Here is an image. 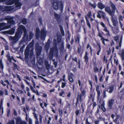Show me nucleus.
Segmentation results:
<instances>
[{
    "instance_id": "obj_53",
    "label": "nucleus",
    "mask_w": 124,
    "mask_h": 124,
    "mask_svg": "<svg viewBox=\"0 0 124 124\" xmlns=\"http://www.w3.org/2000/svg\"><path fill=\"white\" fill-rule=\"evenodd\" d=\"M66 83L65 82H62V83L61 87L63 88L66 86Z\"/></svg>"
},
{
    "instance_id": "obj_48",
    "label": "nucleus",
    "mask_w": 124,
    "mask_h": 124,
    "mask_svg": "<svg viewBox=\"0 0 124 124\" xmlns=\"http://www.w3.org/2000/svg\"><path fill=\"white\" fill-rule=\"evenodd\" d=\"M106 90H103V94H102L103 97V98H106Z\"/></svg>"
},
{
    "instance_id": "obj_17",
    "label": "nucleus",
    "mask_w": 124,
    "mask_h": 124,
    "mask_svg": "<svg viewBox=\"0 0 124 124\" xmlns=\"http://www.w3.org/2000/svg\"><path fill=\"white\" fill-rule=\"evenodd\" d=\"M22 33L21 32H19L18 31L16 32L15 36L18 40L21 37Z\"/></svg>"
},
{
    "instance_id": "obj_62",
    "label": "nucleus",
    "mask_w": 124,
    "mask_h": 124,
    "mask_svg": "<svg viewBox=\"0 0 124 124\" xmlns=\"http://www.w3.org/2000/svg\"><path fill=\"white\" fill-rule=\"evenodd\" d=\"M57 64L58 62L56 61H55L54 62L53 64L54 65V67L55 68L57 67Z\"/></svg>"
},
{
    "instance_id": "obj_22",
    "label": "nucleus",
    "mask_w": 124,
    "mask_h": 124,
    "mask_svg": "<svg viewBox=\"0 0 124 124\" xmlns=\"http://www.w3.org/2000/svg\"><path fill=\"white\" fill-rule=\"evenodd\" d=\"M54 16L57 22H59L61 20V15L56 13L55 12L54 13Z\"/></svg>"
},
{
    "instance_id": "obj_35",
    "label": "nucleus",
    "mask_w": 124,
    "mask_h": 124,
    "mask_svg": "<svg viewBox=\"0 0 124 124\" xmlns=\"http://www.w3.org/2000/svg\"><path fill=\"white\" fill-rule=\"evenodd\" d=\"M97 45L98 46V47H99L98 49L99 50H98V52H97L96 54L97 55H99L100 54L99 53H100V52L101 50V46L100 45V43H97Z\"/></svg>"
},
{
    "instance_id": "obj_57",
    "label": "nucleus",
    "mask_w": 124,
    "mask_h": 124,
    "mask_svg": "<svg viewBox=\"0 0 124 124\" xmlns=\"http://www.w3.org/2000/svg\"><path fill=\"white\" fill-rule=\"evenodd\" d=\"M61 38H60L59 37H57V43H60L61 42Z\"/></svg>"
},
{
    "instance_id": "obj_7",
    "label": "nucleus",
    "mask_w": 124,
    "mask_h": 124,
    "mask_svg": "<svg viewBox=\"0 0 124 124\" xmlns=\"http://www.w3.org/2000/svg\"><path fill=\"white\" fill-rule=\"evenodd\" d=\"M97 14V17L100 18L101 19V16L103 19L105 20H106L107 19V20H108V18L106 17V15L105 13L102 10H99L98 11Z\"/></svg>"
},
{
    "instance_id": "obj_13",
    "label": "nucleus",
    "mask_w": 124,
    "mask_h": 124,
    "mask_svg": "<svg viewBox=\"0 0 124 124\" xmlns=\"http://www.w3.org/2000/svg\"><path fill=\"white\" fill-rule=\"evenodd\" d=\"M114 102V99H110L108 100L107 103V106L109 109H112Z\"/></svg>"
},
{
    "instance_id": "obj_61",
    "label": "nucleus",
    "mask_w": 124,
    "mask_h": 124,
    "mask_svg": "<svg viewBox=\"0 0 124 124\" xmlns=\"http://www.w3.org/2000/svg\"><path fill=\"white\" fill-rule=\"evenodd\" d=\"M70 45L68 43H67L66 46V48H68L69 49L70 48Z\"/></svg>"
},
{
    "instance_id": "obj_4",
    "label": "nucleus",
    "mask_w": 124,
    "mask_h": 124,
    "mask_svg": "<svg viewBox=\"0 0 124 124\" xmlns=\"http://www.w3.org/2000/svg\"><path fill=\"white\" fill-rule=\"evenodd\" d=\"M40 31L39 28H37L35 32V36L37 39H38L40 36V39L41 40L45 39L46 35V32L44 29H42L40 31Z\"/></svg>"
},
{
    "instance_id": "obj_11",
    "label": "nucleus",
    "mask_w": 124,
    "mask_h": 124,
    "mask_svg": "<svg viewBox=\"0 0 124 124\" xmlns=\"http://www.w3.org/2000/svg\"><path fill=\"white\" fill-rule=\"evenodd\" d=\"M29 36L28 35H27V36L25 37L24 38L23 36V40H21L19 42V46H21L22 45H23V44H24V43H25L26 42H28L29 40Z\"/></svg>"
},
{
    "instance_id": "obj_24",
    "label": "nucleus",
    "mask_w": 124,
    "mask_h": 124,
    "mask_svg": "<svg viewBox=\"0 0 124 124\" xmlns=\"http://www.w3.org/2000/svg\"><path fill=\"white\" fill-rule=\"evenodd\" d=\"M9 39L11 41L14 43H16L18 40L17 39H16L15 36L12 37L11 36H9L8 37Z\"/></svg>"
},
{
    "instance_id": "obj_39",
    "label": "nucleus",
    "mask_w": 124,
    "mask_h": 124,
    "mask_svg": "<svg viewBox=\"0 0 124 124\" xmlns=\"http://www.w3.org/2000/svg\"><path fill=\"white\" fill-rule=\"evenodd\" d=\"M22 23L24 25L26 24L27 23V20L26 18H23L21 20Z\"/></svg>"
},
{
    "instance_id": "obj_29",
    "label": "nucleus",
    "mask_w": 124,
    "mask_h": 124,
    "mask_svg": "<svg viewBox=\"0 0 124 124\" xmlns=\"http://www.w3.org/2000/svg\"><path fill=\"white\" fill-rule=\"evenodd\" d=\"M75 42L77 44H79L80 39V37L79 35H78L75 37Z\"/></svg>"
},
{
    "instance_id": "obj_64",
    "label": "nucleus",
    "mask_w": 124,
    "mask_h": 124,
    "mask_svg": "<svg viewBox=\"0 0 124 124\" xmlns=\"http://www.w3.org/2000/svg\"><path fill=\"white\" fill-rule=\"evenodd\" d=\"M85 124H91V123L88 121V118H87L85 120Z\"/></svg>"
},
{
    "instance_id": "obj_37",
    "label": "nucleus",
    "mask_w": 124,
    "mask_h": 124,
    "mask_svg": "<svg viewBox=\"0 0 124 124\" xmlns=\"http://www.w3.org/2000/svg\"><path fill=\"white\" fill-rule=\"evenodd\" d=\"M89 5L92 7L94 9H95L96 7V5L95 3L94 2L93 4H92L91 2L89 3Z\"/></svg>"
},
{
    "instance_id": "obj_58",
    "label": "nucleus",
    "mask_w": 124,
    "mask_h": 124,
    "mask_svg": "<svg viewBox=\"0 0 124 124\" xmlns=\"http://www.w3.org/2000/svg\"><path fill=\"white\" fill-rule=\"evenodd\" d=\"M10 109H8L7 111V116L8 117H9V115L10 114Z\"/></svg>"
},
{
    "instance_id": "obj_45",
    "label": "nucleus",
    "mask_w": 124,
    "mask_h": 124,
    "mask_svg": "<svg viewBox=\"0 0 124 124\" xmlns=\"http://www.w3.org/2000/svg\"><path fill=\"white\" fill-rule=\"evenodd\" d=\"M0 68L2 70H3L4 68L2 62V59H1L0 60Z\"/></svg>"
},
{
    "instance_id": "obj_28",
    "label": "nucleus",
    "mask_w": 124,
    "mask_h": 124,
    "mask_svg": "<svg viewBox=\"0 0 124 124\" xmlns=\"http://www.w3.org/2000/svg\"><path fill=\"white\" fill-rule=\"evenodd\" d=\"M53 45L54 47H52V48H54L55 49L56 51L58 53V49L57 47V43L56 42V39H54L53 40Z\"/></svg>"
},
{
    "instance_id": "obj_26",
    "label": "nucleus",
    "mask_w": 124,
    "mask_h": 124,
    "mask_svg": "<svg viewBox=\"0 0 124 124\" xmlns=\"http://www.w3.org/2000/svg\"><path fill=\"white\" fill-rule=\"evenodd\" d=\"M119 117L118 115H117L116 118L113 120L116 123V124H119L120 123L119 121H121V118H119Z\"/></svg>"
},
{
    "instance_id": "obj_20",
    "label": "nucleus",
    "mask_w": 124,
    "mask_h": 124,
    "mask_svg": "<svg viewBox=\"0 0 124 124\" xmlns=\"http://www.w3.org/2000/svg\"><path fill=\"white\" fill-rule=\"evenodd\" d=\"M105 89L107 92H108L109 93H111L113 91L114 87L112 85L110 86L109 88H106Z\"/></svg>"
},
{
    "instance_id": "obj_14",
    "label": "nucleus",
    "mask_w": 124,
    "mask_h": 124,
    "mask_svg": "<svg viewBox=\"0 0 124 124\" xmlns=\"http://www.w3.org/2000/svg\"><path fill=\"white\" fill-rule=\"evenodd\" d=\"M88 54V52L86 51L85 52V55L83 58L84 60V62L85 63L86 65L87 64L89 60Z\"/></svg>"
},
{
    "instance_id": "obj_36",
    "label": "nucleus",
    "mask_w": 124,
    "mask_h": 124,
    "mask_svg": "<svg viewBox=\"0 0 124 124\" xmlns=\"http://www.w3.org/2000/svg\"><path fill=\"white\" fill-rule=\"evenodd\" d=\"M61 92L59 93V95L61 96H62L63 97H64L65 96L64 91H63V90L61 89Z\"/></svg>"
},
{
    "instance_id": "obj_44",
    "label": "nucleus",
    "mask_w": 124,
    "mask_h": 124,
    "mask_svg": "<svg viewBox=\"0 0 124 124\" xmlns=\"http://www.w3.org/2000/svg\"><path fill=\"white\" fill-rule=\"evenodd\" d=\"M121 56L122 59L124 60V49H122L121 51Z\"/></svg>"
},
{
    "instance_id": "obj_8",
    "label": "nucleus",
    "mask_w": 124,
    "mask_h": 124,
    "mask_svg": "<svg viewBox=\"0 0 124 124\" xmlns=\"http://www.w3.org/2000/svg\"><path fill=\"white\" fill-rule=\"evenodd\" d=\"M42 49V47L41 46L39 45V44L37 43L35 46V49L36 52V55L37 57H39L41 54Z\"/></svg>"
},
{
    "instance_id": "obj_3",
    "label": "nucleus",
    "mask_w": 124,
    "mask_h": 124,
    "mask_svg": "<svg viewBox=\"0 0 124 124\" xmlns=\"http://www.w3.org/2000/svg\"><path fill=\"white\" fill-rule=\"evenodd\" d=\"M53 7L54 9L55 10H57L59 9V5L60 10V13H62L63 8V4L61 2L58 1L57 0H53L51 1Z\"/></svg>"
},
{
    "instance_id": "obj_41",
    "label": "nucleus",
    "mask_w": 124,
    "mask_h": 124,
    "mask_svg": "<svg viewBox=\"0 0 124 124\" xmlns=\"http://www.w3.org/2000/svg\"><path fill=\"white\" fill-rule=\"evenodd\" d=\"M46 67L47 70H48L50 67V65L48 63L47 61L45 62Z\"/></svg>"
},
{
    "instance_id": "obj_12",
    "label": "nucleus",
    "mask_w": 124,
    "mask_h": 124,
    "mask_svg": "<svg viewBox=\"0 0 124 124\" xmlns=\"http://www.w3.org/2000/svg\"><path fill=\"white\" fill-rule=\"evenodd\" d=\"M0 10L3 12L9 11L12 10L11 7L7 6L4 7L0 5Z\"/></svg>"
},
{
    "instance_id": "obj_63",
    "label": "nucleus",
    "mask_w": 124,
    "mask_h": 124,
    "mask_svg": "<svg viewBox=\"0 0 124 124\" xmlns=\"http://www.w3.org/2000/svg\"><path fill=\"white\" fill-rule=\"evenodd\" d=\"M99 79L100 82H101L103 81V79L102 75L100 76V77H99Z\"/></svg>"
},
{
    "instance_id": "obj_10",
    "label": "nucleus",
    "mask_w": 124,
    "mask_h": 124,
    "mask_svg": "<svg viewBox=\"0 0 124 124\" xmlns=\"http://www.w3.org/2000/svg\"><path fill=\"white\" fill-rule=\"evenodd\" d=\"M9 26H8L7 24L5 23L2 22L0 23V31L8 29L10 28Z\"/></svg>"
},
{
    "instance_id": "obj_23",
    "label": "nucleus",
    "mask_w": 124,
    "mask_h": 124,
    "mask_svg": "<svg viewBox=\"0 0 124 124\" xmlns=\"http://www.w3.org/2000/svg\"><path fill=\"white\" fill-rule=\"evenodd\" d=\"M96 90L97 93V98L99 99L100 98L101 95V93L99 90V85H98L96 86Z\"/></svg>"
},
{
    "instance_id": "obj_30",
    "label": "nucleus",
    "mask_w": 124,
    "mask_h": 124,
    "mask_svg": "<svg viewBox=\"0 0 124 124\" xmlns=\"http://www.w3.org/2000/svg\"><path fill=\"white\" fill-rule=\"evenodd\" d=\"M22 3L18 1V0L15 3V5L16 8H20L21 7L22 5Z\"/></svg>"
},
{
    "instance_id": "obj_5",
    "label": "nucleus",
    "mask_w": 124,
    "mask_h": 124,
    "mask_svg": "<svg viewBox=\"0 0 124 124\" xmlns=\"http://www.w3.org/2000/svg\"><path fill=\"white\" fill-rule=\"evenodd\" d=\"M13 17L10 16H6L3 19H2V21L3 20L7 21V23L8 26H9L10 28L11 26L14 25L15 23V21L13 20Z\"/></svg>"
},
{
    "instance_id": "obj_56",
    "label": "nucleus",
    "mask_w": 124,
    "mask_h": 124,
    "mask_svg": "<svg viewBox=\"0 0 124 124\" xmlns=\"http://www.w3.org/2000/svg\"><path fill=\"white\" fill-rule=\"evenodd\" d=\"M33 114L34 118H35L36 120H38V118L37 114L35 112H33Z\"/></svg>"
},
{
    "instance_id": "obj_18",
    "label": "nucleus",
    "mask_w": 124,
    "mask_h": 124,
    "mask_svg": "<svg viewBox=\"0 0 124 124\" xmlns=\"http://www.w3.org/2000/svg\"><path fill=\"white\" fill-rule=\"evenodd\" d=\"M15 28H13L9 30L6 31V32L7 34H8L10 35H12L15 33Z\"/></svg>"
},
{
    "instance_id": "obj_40",
    "label": "nucleus",
    "mask_w": 124,
    "mask_h": 124,
    "mask_svg": "<svg viewBox=\"0 0 124 124\" xmlns=\"http://www.w3.org/2000/svg\"><path fill=\"white\" fill-rule=\"evenodd\" d=\"M16 124H19L20 122L22 121L20 117H17L16 119Z\"/></svg>"
},
{
    "instance_id": "obj_52",
    "label": "nucleus",
    "mask_w": 124,
    "mask_h": 124,
    "mask_svg": "<svg viewBox=\"0 0 124 124\" xmlns=\"http://www.w3.org/2000/svg\"><path fill=\"white\" fill-rule=\"evenodd\" d=\"M114 39L117 42H118L119 41V38L117 36H115L114 37Z\"/></svg>"
},
{
    "instance_id": "obj_54",
    "label": "nucleus",
    "mask_w": 124,
    "mask_h": 124,
    "mask_svg": "<svg viewBox=\"0 0 124 124\" xmlns=\"http://www.w3.org/2000/svg\"><path fill=\"white\" fill-rule=\"evenodd\" d=\"M33 34L31 32L29 33V38L30 39H32L33 38Z\"/></svg>"
},
{
    "instance_id": "obj_21",
    "label": "nucleus",
    "mask_w": 124,
    "mask_h": 124,
    "mask_svg": "<svg viewBox=\"0 0 124 124\" xmlns=\"http://www.w3.org/2000/svg\"><path fill=\"white\" fill-rule=\"evenodd\" d=\"M18 0H8L6 1V3L7 5H11L15 3Z\"/></svg>"
},
{
    "instance_id": "obj_32",
    "label": "nucleus",
    "mask_w": 124,
    "mask_h": 124,
    "mask_svg": "<svg viewBox=\"0 0 124 124\" xmlns=\"http://www.w3.org/2000/svg\"><path fill=\"white\" fill-rule=\"evenodd\" d=\"M104 102L105 101H103V103L101 105V109L104 112L106 111V109L104 107Z\"/></svg>"
},
{
    "instance_id": "obj_31",
    "label": "nucleus",
    "mask_w": 124,
    "mask_h": 124,
    "mask_svg": "<svg viewBox=\"0 0 124 124\" xmlns=\"http://www.w3.org/2000/svg\"><path fill=\"white\" fill-rule=\"evenodd\" d=\"M60 31L62 35L63 36H64L65 35V33L64 31L63 30V29L62 26L61 25H59Z\"/></svg>"
},
{
    "instance_id": "obj_33",
    "label": "nucleus",
    "mask_w": 124,
    "mask_h": 124,
    "mask_svg": "<svg viewBox=\"0 0 124 124\" xmlns=\"http://www.w3.org/2000/svg\"><path fill=\"white\" fill-rule=\"evenodd\" d=\"M85 18L86 20V23L88 27L90 29H91V25L89 21L87 19V17L86 16L85 17Z\"/></svg>"
},
{
    "instance_id": "obj_2",
    "label": "nucleus",
    "mask_w": 124,
    "mask_h": 124,
    "mask_svg": "<svg viewBox=\"0 0 124 124\" xmlns=\"http://www.w3.org/2000/svg\"><path fill=\"white\" fill-rule=\"evenodd\" d=\"M78 82L79 86H81L80 87V90L81 93L78 94L76 102L75 103L76 107H77L78 104H80L83 102V100L86 96L85 90L82 89V85H81V82L80 80H78Z\"/></svg>"
},
{
    "instance_id": "obj_42",
    "label": "nucleus",
    "mask_w": 124,
    "mask_h": 124,
    "mask_svg": "<svg viewBox=\"0 0 124 124\" xmlns=\"http://www.w3.org/2000/svg\"><path fill=\"white\" fill-rule=\"evenodd\" d=\"M58 110L59 116H62L63 113L62 109L61 108H59L58 109Z\"/></svg>"
},
{
    "instance_id": "obj_19",
    "label": "nucleus",
    "mask_w": 124,
    "mask_h": 124,
    "mask_svg": "<svg viewBox=\"0 0 124 124\" xmlns=\"http://www.w3.org/2000/svg\"><path fill=\"white\" fill-rule=\"evenodd\" d=\"M50 43V40L49 39H48L47 41L45 46V48L46 51H48L49 48Z\"/></svg>"
},
{
    "instance_id": "obj_15",
    "label": "nucleus",
    "mask_w": 124,
    "mask_h": 124,
    "mask_svg": "<svg viewBox=\"0 0 124 124\" xmlns=\"http://www.w3.org/2000/svg\"><path fill=\"white\" fill-rule=\"evenodd\" d=\"M77 51L78 54H79L80 56H81L83 54L84 50L82 49V46L80 45L79 47H78Z\"/></svg>"
},
{
    "instance_id": "obj_60",
    "label": "nucleus",
    "mask_w": 124,
    "mask_h": 124,
    "mask_svg": "<svg viewBox=\"0 0 124 124\" xmlns=\"http://www.w3.org/2000/svg\"><path fill=\"white\" fill-rule=\"evenodd\" d=\"M7 58L8 60L10 62H12V60L11 59V57L9 55H8L7 56Z\"/></svg>"
},
{
    "instance_id": "obj_1",
    "label": "nucleus",
    "mask_w": 124,
    "mask_h": 124,
    "mask_svg": "<svg viewBox=\"0 0 124 124\" xmlns=\"http://www.w3.org/2000/svg\"><path fill=\"white\" fill-rule=\"evenodd\" d=\"M112 10H111L110 8L108 7H105V11L107 12L109 15L111 16V20L112 22L113 26H116V22L115 20L114 16H115V13L116 10L117 9L116 8L115 4H113L112 2L110 3Z\"/></svg>"
},
{
    "instance_id": "obj_6",
    "label": "nucleus",
    "mask_w": 124,
    "mask_h": 124,
    "mask_svg": "<svg viewBox=\"0 0 124 124\" xmlns=\"http://www.w3.org/2000/svg\"><path fill=\"white\" fill-rule=\"evenodd\" d=\"M17 31H18L21 32L23 33V31L24 32L23 36L24 37L27 36V30L24 26L22 25H20L18 27Z\"/></svg>"
},
{
    "instance_id": "obj_16",
    "label": "nucleus",
    "mask_w": 124,
    "mask_h": 124,
    "mask_svg": "<svg viewBox=\"0 0 124 124\" xmlns=\"http://www.w3.org/2000/svg\"><path fill=\"white\" fill-rule=\"evenodd\" d=\"M4 82L6 84V85H7V87L8 88V85H10L9 82V81L7 80H4V81H3L2 80H1L0 82L1 84H2L3 86H6V84L5 83H4Z\"/></svg>"
},
{
    "instance_id": "obj_59",
    "label": "nucleus",
    "mask_w": 124,
    "mask_h": 124,
    "mask_svg": "<svg viewBox=\"0 0 124 124\" xmlns=\"http://www.w3.org/2000/svg\"><path fill=\"white\" fill-rule=\"evenodd\" d=\"M17 93L19 94H23V91L22 90L19 89L17 90Z\"/></svg>"
},
{
    "instance_id": "obj_55",
    "label": "nucleus",
    "mask_w": 124,
    "mask_h": 124,
    "mask_svg": "<svg viewBox=\"0 0 124 124\" xmlns=\"http://www.w3.org/2000/svg\"><path fill=\"white\" fill-rule=\"evenodd\" d=\"M42 115H39V121L40 123H42Z\"/></svg>"
},
{
    "instance_id": "obj_25",
    "label": "nucleus",
    "mask_w": 124,
    "mask_h": 124,
    "mask_svg": "<svg viewBox=\"0 0 124 124\" xmlns=\"http://www.w3.org/2000/svg\"><path fill=\"white\" fill-rule=\"evenodd\" d=\"M74 76L73 74L72 73L70 72V75L68 77V79L70 81L71 83H73L74 82V80L73 78V77Z\"/></svg>"
},
{
    "instance_id": "obj_46",
    "label": "nucleus",
    "mask_w": 124,
    "mask_h": 124,
    "mask_svg": "<svg viewBox=\"0 0 124 124\" xmlns=\"http://www.w3.org/2000/svg\"><path fill=\"white\" fill-rule=\"evenodd\" d=\"M8 124H15V121L14 119L8 121Z\"/></svg>"
},
{
    "instance_id": "obj_34",
    "label": "nucleus",
    "mask_w": 124,
    "mask_h": 124,
    "mask_svg": "<svg viewBox=\"0 0 124 124\" xmlns=\"http://www.w3.org/2000/svg\"><path fill=\"white\" fill-rule=\"evenodd\" d=\"M29 54V52L28 50H25L24 52L25 57L26 58H28Z\"/></svg>"
},
{
    "instance_id": "obj_43",
    "label": "nucleus",
    "mask_w": 124,
    "mask_h": 124,
    "mask_svg": "<svg viewBox=\"0 0 124 124\" xmlns=\"http://www.w3.org/2000/svg\"><path fill=\"white\" fill-rule=\"evenodd\" d=\"M93 70L95 72H98L99 71V69L97 67H94Z\"/></svg>"
},
{
    "instance_id": "obj_47",
    "label": "nucleus",
    "mask_w": 124,
    "mask_h": 124,
    "mask_svg": "<svg viewBox=\"0 0 124 124\" xmlns=\"http://www.w3.org/2000/svg\"><path fill=\"white\" fill-rule=\"evenodd\" d=\"M34 41L33 39L32 41L30 42L29 44V45L30 47H32L34 45Z\"/></svg>"
},
{
    "instance_id": "obj_51",
    "label": "nucleus",
    "mask_w": 124,
    "mask_h": 124,
    "mask_svg": "<svg viewBox=\"0 0 124 124\" xmlns=\"http://www.w3.org/2000/svg\"><path fill=\"white\" fill-rule=\"evenodd\" d=\"M75 113L77 116H78L80 113V111L78 109L76 110Z\"/></svg>"
},
{
    "instance_id": "obj_49",
    "label": "nucleus",
    "mask_w": 124,
    "mask_h": 124,
    "mask_svg": "<svg viewBox=\"0 0 124 124\" xmlns=\"http://www.w3.org/2000/svg\"><path fill=\"white\" fill-rule=\"evenodd\" d=\"M25 44H23L20 49V51L21 52H23V49L25 46Z\"/></svg>"
},
{
    "instance_id": "obj_38",
    "label": "nucleus",
    "mask_w": 124,
    "mask_h": 124,
    "mask_svg": "<svg viewBox=\"0 0 124 124\" xmlns=\"http://www.w3.org/2000/svg\"><path fill=\"white\" fill-rule=\"evenodd\" d=\"M64 49V43L62 42L61 44V47L60 48V50L61 51L63 52Z\"/></svg>"
},
{
    "instance_id": "obj_50",
    "label": "nucleus",
    "mask_w": 124,
    "mask_h": 124,
    "mask_svg": "<svg viewBox=\"0 0 124 124\" xmlns=\"http://www.w3.org/2000/svg\"><path fill=\"white\" fill-rule=\"evenodd\" d=\"M87 16L89 18L91 17L92 16L91 12V11H89L87 14Z\"/></svg>"
},
{
    "instance_id": "obj_27",
    "label": "nucleus",
    "mask_w": 124,
    "mask_h": 124,
    "mask_svg": "<svg viewBox=\"0 0 124 124\" xmlns=\"http://www.w3.org/2000/svg\"><path fill=\"white\" fill-rule=\"evenodd\" d=\"M98 7L101 10H102L105 8V6L101 2H99L98 3Z\"/></svg>"
},
{
    "instance_id": "obj_9",
    "label": "nucleus",
    "mask_w": 124,
    "mask_h": 124,
    "mask_svg": "<svg viewBox=\"0 0 124 124\" xmlns=\"http://www.w3.org/2000/svg\"><path fill=\"white\" fill-rule=\"evenodd\" d=\"M54 51H55V53H56V54H58V53H57V52L56 51L55 49L54 48H52L50 49L49 57L50 60H52L53 58Z\"/></svg>"
}]
</instances>
